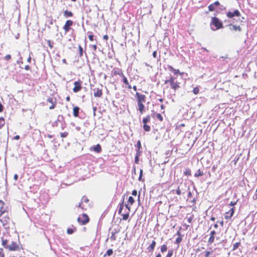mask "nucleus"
<instances>
[{
	"label": "nucleus",
	"mask_w": 257,
	"mask_h": 257,
	"mask_svg": "<svg viewBox=\"0 0 257 257\" xmlns=\"http://www.w3.org/2000/svg\"><path fill=\"white\" fill-rule=\"evenodd\" d=\"M135 97L138 106V110L140 113L142 114L145 112V103L146 101V96L145 94L137 92Z\"/></svg>",
	"instance_id": "1"
},
{
	"label": "nucleus",
	"mask_w": 257,
	"mask_h": 257,
	"mask_svg": "<svg viewBox=\"0 0 257 257\" xmlns=\"http://www.w3.org/2000/svg\"><path fill=\"white\" fill-rule=\"evenodd\" d=\"M165 84H168L170 86V88L176 91L181 87L180 82L178 81L176 78L171 76L169 79L166 80L164 82Z\"/></svg>",
	"instance_id": "2"
},
{
	"label": "nucleus",
	"mask_w": 257,
	"mask_h": 257,
	"mask_svg": "<svg viewBox=\"0 0 257 257\" xmlns=\"http://www.w3.org/2000/svg\"><path fill=\"white\" fill-rule=\"evenodd\" d=\"M210 25L215 27V29L212 28L213 30H217L223 28L222 22L218 18L215 17L211 18Z\"/></svg>",
	"instance_id": "3"
},
{
	"label": "nucleus",
	"mask_w": 257,
	"mask_h": 257,
	"mask_svg": "<svg viewBox=\"0 0 257 257\" xmlns=\"http://www.w3.org/2000/svg\"><path fill=\"white\" fill-rule=\"evenodd\" d=\"M0 222H2L4 227H7V226L9 225L11 222L9 212L4 214V215H2L0 217Z\"/></svg>",
	"instance_id": "4"
},
{
	"label": "nucleus",
	"mask_w": 257,
	"mask_h": 257,
	"mask_svg": "<svg viewBox=\"0 0 257 257\" xmlns=\"http://www.w3.org/2000/svg\"><path fill=\"white\" fill-rule=\"evenodd\" d=\"M77 220L78 223L81 225L86 224L90 220L89 217L85 213H83L81 215H80Z\"/></svg>",
	"instance_id": "5"
},
{
	"label": "nucleus",
	"mask_w": 257,
	"mask_h": 257,
	"mask_svg": "<svg viewBox=\"0 0 257 257\" xmlns=\"http://www.w3.org/2000/svg\"><path fill=\"white\" fill-rule=\"evenodd\" d=\"M73 21L71 20H68L66 21L63 27V29L65 34L69 32L71 29H72L71 27L73 26Z\"/></svg>",
	"instance_id": "6"
},
{
	"label": "nucleus",
	"mask_w": 257,
	"mask_h": 257,
	"mask_svg": "<svg viewBox=\"0 0 257 257\" xmlns=\"http://www.w3.org/2000/svg\"><path fill=\"white\" fill-rule=\"evenodd\" d=\"M92 90L93 92V95L95 97L100 98L102 97L103 95L102 85H100L98 87H95L93 88Z\"/></svg>",
	"instance_id": "7"
},
{
	"label": "nucleus",
	"mask_w": 257,
	"mask_h": 257,
	"mask_svg": "<svg viewBox=\"0 0 257 257\" xmlns=\"http://www.w3.org/2000/svg\"><path fill=\"white\" fill-rule=\"evenodd\" d=\"M47 101L50 104V105L49 106L50 109H53L55 108L57 102L56 97H48L47 99Z\"/></svg>",
	"instance_id": "8"
},
{
	"label": "nucleus",
	"mask_w": 257,
	"mask_h": 257,
	"mask_svg": "<svg viewBox=\"0 0 257 257\" xmlns=\"http://www.w3.org/2000/svg\"><path fill=\"white\" fill-rule=\"evenodd\" d=\"M5 202L0 200V217L4 214L9 212V208L7 207H5Z\"/></svg>",
	"instance_id": "9"
},
{
	"label": "nucleus",
	"mask_w": 257,
	"mask_h": 257,
	"mask_svg": "<svg viewBox=\"0 0 257 257\" xmlns=\"http://www.w3.org/2000/svg\"><path fill=\"white\" fill-rule=\"evenodd\" d=\"M82 81L78 80L75 81L74 83V87L73 88V91L75 93L80 91L82 89Z\"/></svg>",
	"instance_id": "10"
},
{
	"label": "nucleus",
	"mask_w": 257,
	"mask_h": 257,
	"mask_svg": "<svg viewBox=\"0 0 257 257\" xmlns=\"http://www.w3.org/2000/svg\"><path fill=\"white\" fill-rule=\"evenodd\" d=\"M211 253V252L209 251H201L199 248L197 249L196 250L197 257H209Z\"/></svg>",
	"instance_id": "11"
},
{
	"label": "nucleus",
	"mask_w": 257,
	"mask_h": 257,
	"mask_svg": "<svg viewBox=\"0 0 257 257\" xmlns=\"http://www.w3.org/2000/svg\"><path fill=\"white\" fill-rule=\"evenodd\" d=\"M19 248V245L16 242H12L6 247V249H8L10 251H16L18 250Z\"/></svg>",
	"instance_id": "12"
},
{
	"label": "nucleus",
	"mask_w": 257,
	"mask_h": 257,
	"mask_svg": "<svg viewBox=\"0 0 257 257\" xmlns=\"http://www.w3.org/2000/svg\"><path fill=\"white\" fill-rule=\"evenodd\" d=\"M240 16V13L237 10H235L234 12L229 11L226 13V16L228 18H232L233 17H239Z\"/></svg>",
	"instance_id": "13"
},
{
	"label": "nucleus",
	"mask_w": 257,
	"mask_h": 257,
	"mask_svg": "<svg viewBox=\"0 0 257 257\" xmlns=\"http://www.w3.org/2000/svg\"><path fill=\"white\" fill-rule=\"evenodd\" d=\"M168 69H169V71L172 72L173 73V74L175 75H177V74H179L181 76H183V75L184 74L183 72H180L179 69H175L173 68V66H172L171 65L168 66Z\"/></svg>",
	"instance_id": "14"
},
{
	"label": "nucleus",
	"mask_w": 257,
	"mask_h": 257,
	"mask_svg": "<svg viewBox=\"0 0 257 257\" xmlns=\"http://www.w3.org/2000/svg\"><path fill=\"white\" fill-rule=\"evenodd\" d=\"M234 213V208L233 207L225 213L224 218L225 219H230Z\"/></svg>",
	"instance_id": "15"
},
{
	"label": "nucleus",
	"mask_w": 257,
	"mask_h": 257,
	"mask_svg": "<svg viewBox=\"0 0 257 257\" xmlns=\"http://www.w3.org/2000/svg\"><path fill=\"white\" fill-rule=\"evenodd\" d=\"M216 232L215 230H212L210 232V237L208 240V243L209 244H211L214 241L215 239V235H216Z\"/></svg>",
	"instance_id": "16"
},
{
	"label": "nucleus",
	"mask_w": 257,
	"mask_h": 257,
	"mask_svg": "<svg viewBox=\"0 0 257 257\" xmlns=\"http://www.w3.org/2000/svg\"><path fill=\"white\" fill-rule=\"evenodd\" d=\"M112 73L113 75H119L121 77L123 76V73L121 69L119 68H114L112 70Z\"/></svg>",
	"instance_id": "17"
},
{
	"label": "nucleus",
	"mask_w": 257,
	"mask_h": 257,
	"mask_svg": "<svg viewBox=\"0 0 257 257\" xmlns=\"http://www.w3.org/2000/svg\"><path fill=\"white\" fill-rule=\"evenodd\" d=\"M125 206L128 209V212L127 213L121 214L122 219L123 220H126L127 219H128L130 215V211L131 210V206H129L128 204H125Z\"/></svg>",
	"instance_id": "18"
},
{
	"label": "nucleus",
	"mask_w": 257,
	"mask_h": 257,
	"mask_svg": "<svg viewBox=\"0 0 257 257\" xmlns=\"http://www.w3.org/2000/svg\"><path fill=\"white\" fill-rule=\"evenodd\" d=\"M228 26L229 27V29L231 31L235 32H240L241 31V28L239 26H236L230 24L228 25Z\"/></svg>",
	"instance_id": "19"
},
{
	"label": "nucleus",
	"mask_w": 257,
	"mask_h": 257,
	"mask_svg": "<svg viewBox=\"0 0 257 257\" xmlns=\"http://www.w3.org/2000/svg\"><path fill=\"white\" fill-rule=\"evenodd\" d=\"M156 245V242L155 240H153L152 241L151 243L147 247V250L150 252H152L155 249Z\"/></svg>",
	"instance_id": "20"
},
{
	"label": "nucleus",
	"mask_w": 257,
	"mask_h": 257,
	"mask_svg": "<svg viewBox=\"0 0 257 257\" xmlns=\"http://www.w3.org/2000/svg\"><path fill=\"white\" fill-rule=\"evenodd\" d=\"M177 235H178V237L176 239L175 242L176 243L179 244L182 240L183 235L181 234V232L179 231H178L177 232Z\"/></svg>",
	"instance_id": "21"
},
{
	"label": "nucleus",
	"mask_w": 257,
	"mask_h": 257,
	"mask_svg": "<svg viewBox=\"0 0 257 257\" xmlns=\"http://www.w3.org/2000/svg\"><path fill=\"white\" fill-rule=\"evenodd\" d=\"M92 150L97 153L101 152L102 151L101 147L99 144L93 146Z\"/></svg>",
	"instance_id": "22"
},
{
	"label": "nucleus",
	"mask_w": 257,
	"mask_h": 257,
	"mask_svg": "<svg viewBox=\"0 0 257 257\" xmlns=\"http://www.w3.org/2000/svg\"><path fill=\"white\" fill-rule=\"evenodd\" d=\"M63 16L66 18L72 17L73 16V13L71 11L65 10L63 12Z\"/></svg>",
	"instance_id": "23"
},
{
	"label": "nucleus",
	"mask_w": 257,
	"mask_h": 257,
	"mask_svg": "<svg viewBox=\"0 0 257 257\" xmlns=\"http://www.w3.org/2000/svg\"><path fill=\"white\" fill-rule=\"evenodd\" d=\"M194 215L192 214H188L185 218V219L187 220V222L189 223H192V221L194 219Z\"/></svg>",
	"instance_id": "24"
},
{
	"label": "nucleus",
	"mask_w": 257,
	"mask_h": 257,
	"mask_svg": "<svg viewBox=\"0 0 257 257\" xmlns=\"http://www.w3.org/2000/svg\"><path fill=\"white\" fill-rule=\"evenodd\" d=\"M80 108L78 106H75L73 109V114L74 117H78L79 116V111Z\"/></svg>",
	"instance_id": "25"
},
{
	"label": "nucleus",
	"mask_w": 257,
	"mask_h": 257,
	"mask_svg": "<svg viewBox=\"0 0 257 257\" xmlns=\"http://www.w3.org/2000/svg\"><path fill=\"white\" fill-rule=\"evenodd\" d=\"M152 116L153 117H156L160 121H162L163 120V117L160 113H156L155 112H153L152 114Z\"/></svg>",
	"instance_id": "26"
},
{
	"label": "nucleus",
	"mask_w": 257,
	"mask_h": 257,
	"mask_svg": "<svg viewBox=\"0 0 257 257\" xmlns=\"http://www.w3.org/2000/svg\"><path fill=\"white\" fill-rule=\"evenodd\" d=\"M151 120V116L150 115H147L143 119V124L147 123L150 121Z\"/></svg>",
	"instance_id": "27"
},
{
	"label": "nucleus",
	"mask_w": 257,
	"mask_h": 257,
	"mask_svg": "<svg viewBox=\"0 0 257 257\" xmlns=\"http://www.w3.org/2000/svg\"><path fill=\"white\" fill-rule=\"evenodd\" d=\"M135 201L134 198L132 196H130L127 200V204L131 206L135 203Z\"/></svg>",
	"instance_id": "28"
},
{
	"label": "nucleus",
	"mask_w": 257,
	"mask_h": 257,
	"mask_svg": "<svg viewBox=\"0 0 257 257\" xmlns=\"http://www.w3.org/2000/svg\"><path fill=\"white\" fill-rule=\"evenodd\" d=\"M141 151H137V154H136V156L135 158V163H136V164L139 163V156L141 155Z\"/></svg>",
	"instance_id": "29"
},
{
	"label": "nucleus",
	"mask_w": 257,
	"mask_h": 257,
	"mask_svg": "<svg viewBox=\"0 0 257 257\" xmlns=\"http://www.w3.org/2000/svg\"><path fill=\"white\" fill-rule=\"evenodd\" d=\"M82 201L81 202H80L78 205V207L81 208L82 209H86V208H85L83 206H82V202L83 201V202H88L89 201V200L86 198H82Z\"/></svg>",
	"instance_id": "30"
},
{
	"label": "nucleus",
	"mask_w": 257,
	"mask_h": 257,
	"mask_svg": "<svg viewBox=\"0 0 257 257\" xmlns=\"http://www.w3.org/2000/svg\"><path fill=\"white\" fill-rule=\"evenodd\" d=\"M204 174L203 172L200 169H198L197 171L195 173L194 176L195 177H198L203 176Z\"/></svg>",
	"instance_id": "31"
},
{
	"label": "nucleus",
	"mask_w": 257,
	"mask_h": 257,
	"mask_svg": "<svg viewBox=\"0 0 257 257\" xmlns=\"http://www.w3.org/2000/svg\"><path fill=\"white\" fill-rule=\"evenodd\" d=\"M5 124V120L3 117H0V130L2 129Z\"/></svg>",
	"instance_id": "32"
},
{
	"label": "nucleus",
	"mask_w": 257,
	"mask_h": 257,
	"mask_svg": "<svg viewBox=\"0 0 257 257\" xmlns=\"http://www.w3.org/2000/svg\"><path fill=\"white\" fill-rule=\"evenodd\" d=\"M168 247L167 244H164L161 245V251L162 252H164L167 250Z\"/></svg>",
	"instance_id": "33"
},
{
	"label": "nucleus",
	"mask_w": 257,
	"mask_h": 257,
	"mask_svg": "<svg viewBox=\"0 0 257 257\" xmlns=\"http://www.w3.org/2000/svg\"><path fill=\"white\" fill-rule=\"evenodd\" d=\"M143 129L146 132H149L151 131V127L150 125H148L147 123L143 124Z\"/></svg>",
	"instance_id": "34"
},
{
	"label": "nucleus",
	"mask_w": 257,
	"mask_h": 257,
	"mask_svg": "<svg viewBox=\"0 0 257 257\" xmlns=\"http://www.w3.org/2000/svg\"><path fill=\"white\" fill-rule=\"evenodd\" d=\"M241 244L240 242H237L233 245L232 250H235Z\"/></svg>",
	"instance_id": "35"
},
{
	"label": "nucleus",
	"mask_w": 257,
	"mask_h": 257,
	"mask_svg": "<svg viewBox=\"0 0 257 257\" xmlns=\"http://www.w3.org/2000/svg\"><path fill=\"white\" fill-rule=\"evenodd\" d=\"M7 243H8V240L7 239H4V238L2 237V244L5 248H6V247H7V246L8 245H7Z\"/></svg>",
	"instance_id": "36"
},
{
	"label": "nucleus",
	"mask_w": 257,
	"mask_h": 257,
	"mask_svg": "<svg viewBox=\"0 0 257 257\" xmlns=\"http://www.w3.org/2000/svg\"><path fill=\"white\" fill-rule=\"evenodd\" d=\"M215 7H216L214 6V5H213V4H210V5H209L208 8V10L209 11L212 12L215 10Z\"/></svg>",
	"instance_id": "37"
},
{
	"label": "nucleus",
	"mask_w": 257,
	"mask_h": 257,
	"mask_svg": "<svg viewBox=\"0 0 257 257\" xmlns=\"http://www.w3.org/2000/svg\"><path fill=\"white\" fill-rule=\"evenodd\" d=\"M113 253V250L112 249H109L107 250L106 253L104 255V257L106 255H111Z\"/></svg>",
	"instance_id": "38"
},
{
	"label": "nucleus",
	"mask_w": 257,
	"mask_h": 257,
	"mask_svg": "<svg viewBox=\"0 0 257 257\" xmlns=\"http://www.w3.org/2000/svg\"><path fill=\"white\" fill-rule=\"evenodd\" d=\"M76 230V228H75L74 229H72V228H68L67 230V233L69 234H72Z\"/></svg>",
	"instance_id": "39"
},
{
	"label": "nucleus",
	"mask_w": 257,
	"mask_h": 257,
	"mask_svg": "<svg viewBox=\"0 0 257 257\" xmlns=\"http://www.w3.org/2000/svg\"><path fill=\"white\" fill-rule=\"evenodd\" d=\"M123 207H124V204H123V202H122L121 203L119 204V205L118 213L119 214H121Z\"/></svg>",
	"instance_id": "40"
},
{
	"label": "nucleus",
	"mask_w": 257,
	"mask_h": 257,
	"mask_svg": "<svg viewBox=\"0 0 257 257\" xmlns=\"http://www.w3.org/2000/svg\"><path fill=\"white\" fill-rule=\"evenodd\" d=\"M122 78V81L125 85H128V81L127 78L123 75V76L121 77Z\"/></svg>",
	"instance_id": "41"
},
{
	"label": "nucleus",
	"mask_w": 257,
	"mask_h": 257,
	"mask_svg": "<svg viewBox=\"0 0 257 257\" xmlns=\"http://www.w3.org/2000/svg\"><path fill=\"white\" fill-rule=\"evenodd\" d=\"M193 92L194 94H197L199 92V87H195L193 88Z\"/></svg>",
	"instance_id": "42"
},
{
	"label": "nucleus",
	"mask_w": 257,
	"mask_h": 257,
	"mask_svg": "<svg viewBox=\"0 0 257 257\" xmlns=\"http://www.w3.org/2000/svg\"><path fill=\"white\" fill-rule=\"evenodd\" d=\"M184 173L185 175L187 176L191 175V172L189 169H186V170Z\"/></svg>",
	"instance_id": "43"
},
{
	"label": "nucleus",
	"mask_w": 257,
	"mask_h": 257,
	"mask_svg": "<svg viewBox=\"0 0 257 257\" xmlns=\"http://www.w3.org/2000/svg\"><path fill=\"white\" fill-rule=\"evenodd\" d=\"M136 147L138 148V149L137 150V151H141L140 149L142 148V146H141V143L140 141H138Z\"/></svg>",
	"instance_id": "44"
},
{
	"label": "nucleus",
	"mask_w": 257,
	"mask_h": 257,
	"mask_svg": "<svg viewBox=\"0 0 257 257\" xmlns=\"http://www.w3.org/2000/svg\"><path fill=\"white\" fill-rule=\"evenodd\" d=\"M78 49H79V56L82 57L83 55V48L80 45H79L78 46Z\"/></svg>",
	"instance_id": "45"
},
{
	"label": "nucleus",
	"mask_w": 257,
	"mask_h": 257,
	"mask_svg": "<svg viewBox=\"0 0 257 257\" xmlns=\"http://www.w3.org/2000/svg\"><path fill=\"white\" fill-rule=\"evenodd\" d=\"M47 43L48 44V45L51 49L53 48V42H52L50 40H48L47 41Z\"/></svg>",
	"instance_id": "46"
},
{
	"label": "nucleus",
	"mask_w": 257,
	"mask_h": 257,
	"mask_svg": "<svg viewBox=\"0 0 257 257\" xmlns=\"http://www.w3.org/2000/svg\"><path fill=\"white\" fill-rule=\"evenodd\" d=\"M68 136V133L67 132H65L60 133V136L61 138H66Z\"/></svg>",
	"instance_id": "47"
},
{
	"label": "nucleus",
	"mask_w": 257,
	"mask_h": 257,
	"mask_svg": "<svg viewBox=\"0 0 257 257\" xmlns=\"http://www.w3.org/2000/svg\"><path fill=\"white\" fill-rule=\"evenodd\" d=\"M0 257H5L4 249L0 247Z\"/></svg>",
	"instance_id": "48"
},
{
	"label": "nucleus",
	"mask_w": 257,
	"mask_h": 257,
	"mask_svg": "<svg viewBox=\"0 0 257 257\" xmlns=\"http://www.w3.org/2000/svg\"><path fill=\"white\" fill-rule=\"evenodd\" d=\"M173 251L172 250H169L166 257H171L173 255Z\"/></svg>",
	"instance_id": "49"
},
{
	"label": "nucleus",
	"mask_w": 257,
	"mask_h": 257,
	"mask_svg": "<svg viewBox=\"0 0 257 257\" xmlns=\"http://www.w3.org/2000/svg\"><path fill=\"white\" fill-rule=\"evenodd\" d=\"M90 34L89 35H88L89 40L90 41H93L94 40L93 39L94 35L92 34V33L91 32H90Z\"/></svg>",
	"instance_id": "50"
},
{
	"label": "nucleus",
	"mask_w": 257,
	"mask_h": 257,
	"mask_svg": "<svg viewBox=\"0 0 257 257\" xmlns=\"http://www.w3.org/2000/svg\"><path fill=\"white\" fill-rule=\"evenodd\" d=\"M11 59V56L10 54H7L5 56V59L7 61H9Z\"/></svg>",
	"instance_id": "51"
},
{
	"label": "nucleus",
	"mask_w": 257,
	"mask_h": 257,
	"mask_svg": "<svg viewBox=\"0 0 257 257\" xmlns=\"http://www.w3.org/2000/svg\"><path fill=\"white\" fill-rule=\"evenodd\" d=\"M176 193L178 195H180L181 194V191L179 187L176 190Z\"/></svg>",
	"instance_id": "52"
},
{
	"label": "nucleus",
	"mask_w": 257,
	"mask_h": 257,
	"mask_svg": "<svg viewBox=\"0 0 257 257\" xmlns=\"http://www.w3.org/2000/svg\"><path fill=\"white\" fill-rule=\"evenodd\" d=\"M132 195L133 196H136L137 195V191L136 190H134L132 191Z\"/></svg>",
	"instance_id": "53"
},
{
	"label": "nucleus",
	"mask_w": 257,
	"mask_h": 257,
	"mask_svg": "<svg viewBox=\"0 0 257 257\" xmlns=\"http://www.w3.org/2000/svg\"><path fill=\"white\" fill-rule=\"evenodd\" d=\"M108 36L107 35H105L103 36V39L106 41H107L108 40Z\"/></svg>",
	"instance_id": "54"
},
{
	"label": "nucleus",
	"mask_w": 257,
	"mask_h": 257,
	"mask_svg": "<svg viewBox=\"0 0 257 257\" xmlns=\"http://www.w3.org/2000/svg\"><path fill=\"white\" fill-rule=\"evenodd\" d=\"M213 5H214L215 7H218L220 5V3L218 1H216L213 3Z\"/></svg>",
	"instance_id": "55"
},
{
	"label": "nucleus",
	"mask_w": 257,
	"mask_h": 257,
	"mask_svg": "<svg viewBox=\"0 0 257 257\" xmlns=\"http://www.w3.org/2000/svg\"><path fill=\"white\" fill-rule=\"evenodd\" d=\"M236 202H237V201H235V202H232V201H231V202L229 203V205L233 206H234L235 205H236Z\"/></svg>",
	"instance_id": "56"
},
{
	"label": "nucleus",
	"mask_w": 257,
	"mask_h": 257,
	"mask_svg": "<svg viewBox=\"0 0 257 257\" xmlns=\"http://www.w3.org/2000/svg\"><path fill=\"white\" fill-rule=\"evenodd\" d=\"M157 51H155L153 52V57L156 58L157 57Z\"/></svg>",
	"instance_id": "57"
},
{
	"label": "nucleus",
	"mask_w": 257,
	"mask_h": 257,
	"mask_svg": "<svg viewBox=\"0 0 257 257\" xmlns=\"http://www.w3.org/2000/svg\"><path fill=\"white\" fill-rule=\"evenodd\" d=\"M142 175H143V170H141L140 171V176H139V179L140 180H141V179L142 177Z\"/></svg>",
	"instance_id": "58"
},
{
	"label": "nucleus",
	"mask_w": 257,
	"mask_h": 257,
	"mask_svg": "<svg viewBox=\"0 0 257 257\" xmlns=\"http://www.w3.org/2000/svg\"><path fill=\"white\" fill-rule=\"evenodd\" d=\"M18 179V175L17 174H15L14 176V179L16 181Z\"/></svg>",
	"instance_id": "59"
},
{
	"label": "nucleus",
	"mask_w": 257,
	"mask_h": 257,
	"mask_svg": "<svg viewBox=\"0 0 257 257\" xmlns=\"http://www.w3.org/2000/svg\"><path fill=\"white\" fill-rule=\"evenodd\" d=\"M4 110L3 105L0 103V112H2Z\"/></svg>",
	"instance_id": "60"
},
{
	"label": "nucleus",
	"mask_w": 257,
	"mask_h": 257,
	"mask_svg": "<svg viewBox=\"0 0 257 257\" xmlns=\"http://www.w3.org/2000/svg\"><path fill=\"white\" fill-rule=\"evenodd\" d=\"M25 69L26 70H29L30 69V67L29 65H26L25 67Z\"/></svg>",
	"instance_id": "61"
},
{
	"label": "nucleus",
	"mask_w": 257,
	"mask_h": 257,
	"mask_svg": "<svg viewBox=\"0 0 257 257\" xmlns=\"http://www.w3.org/2000/svg\"><path fill=\"white\" fill-rule=\"evenodd\" d=\"M14 139L16 140H18L20 139V136L19 135H17L14 137Z\"/></svg>",
	"instance_id": "62"
},
{
	"label": "nucleus",
	"mask_w": 257,
	"mask_h": 257,
	"mask_svg": "<svg viewBox=\"0 0 257 257\" xmlns=\"http://www.w3.org/2000/svg\"><path fill=\"white\" fill-rule=\"evenodd\" d=\"M27 62L29 63L31 62V57L30 56L28 58Z\"/></svg>",
	"instance_id": "63"
},
{
	"label": "nucleus",
	"mask_w": 257,
	"mask_h": 257,
	"mask_svg": "<svg viewBox=\"0 0 257 257\" xmlns=\"http://www.w3.org/2000/svg\"><path fill=\"white\" fill-rule=\"evenodd\" d=\"M254 196H255V199H257V188H256V189L255 191V193Z\"/></svg>",
	"instance_id": "64"
}]
</instances>
